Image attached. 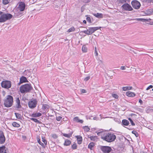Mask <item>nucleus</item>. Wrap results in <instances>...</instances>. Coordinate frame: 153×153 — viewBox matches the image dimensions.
<instances>
[{
    "instance_id": "1",
    "label": "nucleus",
    "mask_w": 153,
    "mask_h": 153,
    "mask_svg": "<svg viewBox=\"0 0 153 153\" xmlns=\"http://www.w3.org/2000/svg\"><path fill=\"white\" fill-rule=\"evenodd\" d=\"M13 17V15L9 13H5L0 11V22H4L6 21L11 19Z\"/></svg>"
},
{
    "instance_id": "2",
    "label": "nucleus",
    "mask_w": 153,
    "mask_h": 153,
    "mask_svg": "<svg viewBox=\"0 0 153 153\" xmlns=\"http://www.w3.org/2000/svg\"><path fill=\"white\" fill-rule=\"evenodd\" d=\"M20 91L22 93L29 92L32 89L31 84H25L20 87Z\"/></svg>"
},
{
    "instance_id": "3",
    "label": "nucleus",
    "mask_w": 153,
    "mask_h": 153,
    "mask_svg": "<svg viewBox=\"0 0 153 153\" xmlns=\"http://www.w3.org/2000/svg\"><path fill=\"white\" fill-rule=\"evenodd\" d=\"M116 138V136L113 134L107 133L105 136H103L102 139L108 142L114 141Z\"/></svg>"
},
{
    "instance_id": "4",
    "label": "nucleus",
    "mask_w": 153,
    "mask_h": 153,
    "mask_svg": "<svg viewBox=\"0 0 153 153\" xmlns=\"http://www.w3.org/2000/svg\"><path fill=\"white\" fill-rule=\"evenodd\" d=\"M13 102V97L10 95H8L6 99L4 100V104L5 107L7 108L10 107L12 105Z\"/></svg>"
},
{
    "instance_id": "5",
    "label": "nucleus",
    "mask_w": 153,
    "mask_h": 153,
    "mask_svg": "<svg viewBox=\"0 0 153 153\" xmlns=\"http://www.w3.org/2000/svg\"><path fill=\"white\" fill-rule=\"evenodd\" d=\"M100 28H101V27H88V29H87L86 30L82 31L81 32L88 35H91L95 31L99 30Z\"/></svg>"
},
{
    "instance_id": "6",
    "label": "nucleus",
    "mask_w": 153,
    "mask_h": 153,
    "mask_svg": "<svg viewBox=\"0 0 153 153\" xmlns=\"http://www.w3.org/2000/svg\"><path fill=\"white\" fill-rule=\"evenodd\" d=\"M12 85L11 81L8 80H5L2 82L1 86L2 87L6 89H9L11 87Z\"/></svg>"
},
{
    "instance_id": "7",
    "label": "nucleus",
    "mask_w": 153,
    "mask_h": 153,
    "mask_svg": "<svg viewBox=\"0 0 153 153\" xmlns=\"http://www.w3.org/2000/svg\"><path fill=\"white\" fill-rule=\"evenodd\" d=\"M121 8L123 11H130L133 10L131 5L127 3L124 4L121 6Z\"/></svg>"
},
{
    "instance_id": "8",
    "label": "nucleus",
    "mask_w": 153,
    "mask_h": 153,
    "mask_svg": "<svg viewBox=\"0 0 153 153\" xmlns=\"http://www.w3.org/2000/svg\"><path fill=\"white\" fill-rule=\"evenodd\" d=\"M37 101L36 99H33L30 101L28 103V107L31 108H34L37 105Z\"/></svg>"
},
{
    "instance_id": "9",
    "label": "nucleus",
    "mask_w": 153,
    "mask_h": 153,
    "mask_svg": "<svg viewBox=\"0 0 153 153\" xmlns=\"http://www.w3.org/2000/svg\"><path fill=\"white\" fill-rule=\"evenodd\" d=\"M131 4L132 7L136 9H139L141 6L140 2L136 0L132 1L131 2Z\"/></svg>"
},
{
    "instance_id": "10",
    "label": "nucleus",
    "mask_w": 153,
    "mask_h": 153,
    "mask_svg": "<svg viewBox=\"0 0 153 153\" xmlns=\"http://www.w3.org/2000/svg\"><path fill=\"white\" fill-rule=\"evenodd\" d=\"M101 149L104 153H109L112 150L111 148L108 146H102Z\"/></svg>"
},
{
    "instance_id": "11",
    "label": "nucleus",
    "mask_w": 153,
    "mask_h": 153,
    "mask_svg": "<svg viewBox=\"0 0 153 153\" xmlns=\"http://www.w3.org/2000/svg\"><path fill=\"white\" fill-rule=\"evenodd\" d=\"M18 8L20 11H23L25 7V4L24 2H19Z\"/></svg>"
},
{
    "instance_id": "12",
    "label": "nucleus",
    "mask_w": 153,
    "mask_h": 153,
    "mask_svg": "<svg viewBox=\"0 0 153 153\" xmlns=\"http://www.w3.org/2000/svg\"><path fill=\"white\" fill-rule=\"evenodd\" d=\"M5 141V138L3 132L0 131V143L3 144Z\"/></svg>"
},
{
    "instance_id": "13",
    "label": "nucleus",
    "mask_w": 153,
    "mask_h": 153,
    "mask_svg": "<svg viewBox=\"0 0 153 153\" xmlns=\"http://www.w3.org/2000/svg\"><path fill=\"white\" fill-rule=\"evenodd\" d=\"M107 134V132L105 131H104L103 130H100L99 132L97 133V135L98 136H101V138L102 139V137L103 136H105Z\"/></svg>"
},
{
    "instance_id": "14",
    "label": "nucleus",
    "mask_w": 153,
    "mask_h": 153,
    "mask_svg": "<svg viewBox=\"0 0 153 153\" xmlns=\"http://www.w3.org/2000/svg\"><path fill=\"white\" fill-rule=\"evenodd\" d=\"M28 82V81L26 77L24 76H22L20 79V82L19 83V85L23 83Z\"/></svg>"
},
{
    "instance_id": "15",
    "label": "nucleus",
    "mask_w": 153,
    "mask_h": 153,
    "mask_svg": "<svg viewBox=\"0 0 153 153\" xmlns=\"http://www.w3.org/2000/svg\"><path fill=\"white\" fill-rule=\"evenodd\" d=\"M16 107L17 109H19L21 107L20 102L19 99V97L16 98Z\"/></svg>"
},
{
    "instance_id": "16",
    "label": "nucleus",
    "mask_w": 153,
    "mask_h": 153,
    "mask_svg": "<svg viewBox=\"0 0 153 153\" xmlns=\"http://www.w3.org/2000/svg\"><path fill=\"white\" fill-rule=\"evenodd\" d=\"M77 138V143L79 144H81L82 141V137L80 135H77L75 136Z\"/></svg>"
},
{
    "instance_id": "17",
    "label": "nucleus",
    "mask_w": 153,
    "mask_h": 153,
    "mask_svg": "<svg viewBox=\"0 0 153 153\" xmlns=\"http://www.w3.org/2000/svg\"><path fill=\"white\" fill-rule=\"evenodd\" d=\"M137 20L138 21H141L143 22H149V20H151V19H146L143 18H137L135 19Z\"/></svg>"
},
{
    "instance_id": "18",
    "label": "nucleus",
    "mask_w": 153,
    "mask_h": 153,
    "mask_svg": "<svg viewBox=\"0 0 153 153\" xmlns=\"http://www.w3.org/2000/svg\"><path fill=\"white\" fill-rule=\"evenodd\" d=\"M126 95L128 97H134L135 96V94L134 92L130 91H128L126 93Z\"/></svg>"
},
{
    "instance_id": "19",
    "label": "nucleus",
    "mask_w": 153,
    "mask_h": 153,
    "mask_svg": "<svg viewBox=\"0 0 153 153\" xmlns=\"http://www.w3.org/2000/svg\"><path fill=\"white\" fill-rule=\"evenodd\" d=\"M0 153H7L4 146L0 147Z\"/></svg>"
},
{
    "instance_id": "20",
    "label": "nucleus",
    "mask_w": 153,
    "mask_h": 153,
    "mask_svg": "<svg viewBox=\"0 0 153 153\" xmlns=\"http://www.w3.org/2000/svg\"><path fill=\"white\" fill-rule=\"evenodd\" d=\"M42 114L40 113H33L31 115L32 117H39L42 115Z\"/></svg>"
},
{
    "instance_id": "21",
    "label": "nucleus",
    "mask_w": 153,
    "mask_h": 153,
    "mask_svg": "<svg viewBox=\"0 0 153 153\" xmlns=\"http://www.w3.org/2000/svg\"><path fill=\"white\" fill-rule=\"evenodd\" d=\"M145 12L146 15H150L153 13V10L152 9H148L146 10Z\"/></svg>"
},
{
    "instance_id": "22",
    "label": "nucleus",
    "mask_w": 153,
    "mask_h": 153,
    "mask_svg": "<svg viewBox=\"0 0 153 153\" xmlns=\"http://www.w3.org/2000/svg\"><path fill=\"white\" fill-rule=\"evenodd\" d=\"M93 15L97 18H102L103 17V14L101 13H93Z\"/></svg>"
},
{
    "instance_id": "23",
    "label": "nucleus",
    "mask_w": 153,
    "mask_h": 153,
    "mask_svg": "<svg viewBox=\"0 0 153 153\" xmlns=\"http://www.w3.org/2000/svg\"><path fill=\"white\" fill-rule=\"evenodd\" d=\"M129 124V121L126 119H123L122 120V125L125 126H128Z\"/></svg>"
},
{
    "instance_id": "24",
    "label": "nucleus",
    "mask_w": 153,
    "mask_h": 153,
    "mask_svg": "<svg viewBox=\"0 0 153 153\" xmlns=\"http://www.w3.org/2000/svg\"><path fill=\"white\" fill-rule=\"evenodd\" d=\"M132 86H127L126 87H123L122 89L124 91H126L132 89Z\"/></svg>"
},
{
    "instance_id": "25",
    "label": "nucleus",
    "mask_w": 153,
    "mask_h": 153,
    "mask_svg": "<svg viewBox=\"0 0 153 153\" xmlns=\"http://www.w3.org/2000/svg\"><path fill=\"white\" fill-rule=\"evenodd\" d=\"M88 138H90L91 139V140H93L94 141H95L97 139V136H89V135H88Z\"/></svg>"
},
{
    "instance_id": "26",
    "label": "nucleus",
    "mask_w": 153,
    "mask_h": 153,
    "mask_svg": "<svg viewBox=\"0 0 153 153\" xmlns=\"http://www.w3.org/2000/svg\"><path fill=\"white\" fill-rule=\"evenodd\" d=\"M71 144V141L68 139H66L65 140V142L64 143V145L65 146H69Z\"/></svg>"
},
{
    "instance_id": "27",
    "label": "nucleus",
    "mask_w": 153,
    "mask_h": 153,
    "mask_svg": "<svg viewBox=\"0 0 153 153\" xmlns=\"http://www.w3.org/2000/svg\"><path fill=\"white\" fill-rule=\"evenodd\" d=\"M73 133V132L72 131L70 132V133L68 134H66L65 133H63L62 135L65 137L70 138V137L72 136V134Z\"/></svg>"
},
{
    "instance_id": "28",
    "label": "nucleus",
    "mask_w": 153,
    "mask_h": 153,
    "mask_svg": "<svg viewBox=\"0 0 153 153\" xmlns=\"http://www.w3.org/2000/svg\"><path fill=\"white\" fill-rule=\"evenodd\" d=\"M94 146V142H91L88 146V148L91 150L92 149L93 147Z\"/></svg>"
},
{
    "instance_id": "29",
    "label": "nucleus",
    "mask_w": 153,
    "mask_h": 153,
    "mask_svg": "<svg viewBox=\"0 0 153 153\" xmlns=\"http://www.w3.org/2000/svg\"><path fill=\"white\" fill-rule=\"evenodd\" d=\"M130 0H117L119 3L122 4L125 3L126 2H129Z\"/></svg>"
},
{
    "instance_id": "30",
    "label": "nucleus",
    "mask_w": 153,
    "mask_h": 153,
    "mask_svg": "<svg viewBox=\"0 0 153 153\" xmlns=\"http://www.w3.org/2000/svg\"><path fill=\"white\" fill-rule=\"evenodd\" d=\"M88 48L85 45H83L82 48V51L84 52H86L87 51Z\"/></svg>"
},
{
    "instance_id": "31",
    "label": "nucleus",
    "mask_w": 153,
    "mask_h": 153,
    "mask_svg": "<svg viewBox=\"0 0 153 153\" xmlns=\"http://www.w3.org/2000/svg\"><path fill=\"white\" fill-rule=\"evenodd\" d=\"M12 125L14 127H19L20 126V125L19 124L17 123L14 122L12 123Z\"/></svg>"
},
{
    "instance_id": "32",
    "label": "nucleus",
    "mask_w": 153,
    "mask_h": 153,
    "mask_svg": "<svg viewBox=\"0 0 153 153\" xmlns=\"http://www.w3.org/2000/svg\"><path fill=\"white\" fill-rule=\"evenodd\" d=\"M83 128L84 131L86 132H88L90 130V128L88 126H83Z\"/></svg>"
},
{
    "instance_id": "33",
    "label": "nucleus",
    "mask_w": 153,
    "mask_h": 153,
    "mask_svg": "<svg viewBox=\"0 0 153 153\" xmlns=\"http://www.w3.org/2000/svg\"><path fill=\"white\" fill-rule=\"evenodd\" d=\"M15 114L17 118L19 119H22L21 115L20 114L15 113Z\"/></svg>"
},
{
    "instance_id": "34",
    "label": "nucleus",
    "mask_w": 153,
    "mask_h": 153,
    "mask_svg": "<svg viewBox=\"0 0 153 153\" xmlns=\"http://www.w3.org/2000/svg\"><path fill=\"white\" fill-rule=\"evenodd\" d=\"M30 119L31 120L35 122H36V123H40V121L34 118H30Z\"/></svg>"
},
{
    "instance_id": "35",
    "label": "nucleus",
    "mask_w": 153,
    "mask_h": 153,
    "mask_svg": "<svg viewBox=\"0 0 153 153\" xmlns=\"http://www.w3.org/2000/svg\"><path fill=\"white\" fill-rule=\"evenodd\" d=\"M75 29L74 27H72L70 28L67 31V32H71L72 31H74L75 30Z\"/></svg>"
},
{
    "instance_id": "36",
    "label": "nucleus",
    "mask_w": 153,
    "mask_h": 153,
    "mask_svg": "<svg viewBox=\"0 0 153 153\" xmlns=\"http://www.w3.org/2000/svg\"><path fill=\"white\" fill-rule=\"evenodd\" d=\"M37 141L39 144H40L43 148H45V146L44 144V143L41 142L39 139L37 140Z\"/></svg>"
},
{
    "instance_id": "37",
    "label": "nucleus",
    "mask_w": 153,
    "mask_h": 153,
    "mask_svg": "<svg viewBox=\"0 0 153 153\" xmlns=\"http://www.w3.org/2000/svg\"><path fill=\"white\" fill-rule=\"evenodd\" d=\"M88 15H86L85 16L87 17L86 19L88 22L89 23H91V18L89 17H88Z\"/></svg>"
},
{
    "instance_id": "38",
    "label": "nucleus",
    "mask_w": 153,
    "mask_h": 153,
    "mask_svg": "<svg viewBox=\"0 0 153 153\" xmlns=\"http://www.w3.org/2000/svg\"><path fill=\"white\" fill-rule=\"evenodd\" d=\"M10 1V0H2L3 3V4L6 5L8 4Z\"/></svg>"
},
{
    "instance_id": "39",
    "label": "nucleus",
    "mask_w": 153,
    "mask_h": 153,
    "mask_svg": "<svg viewBox=\"0 0 153 153\" xmlns=\"http://www.w3.org/2000/svg\"><path fill=\"white\" fill-rule=\"evenodd\" d=\"M77 146L76 143H74L71 146V148L74 150L76 149H77Z\"/></svg>"
},
{
    "instance_id": "40",
    "label": "nucleus",
    "mask_w": 153,
    "mask_h": 153,
    "mask_svg": "<svg viewBox=\"0 0 153 153\" xmlns=\"http://www.w3.org/2000/svg\"><path fill=\"white\" fill-rule=\"evenodd\" d=\"M132 133L134 134L136 137H137L138 136V134L137 132L135 131H132Z\"/></svg>"
},
{
    "instance_id": "41",
    "label": "nucleus",
    "mask_w": 153,
    "mask_h": 153,
    "mask_svg": "<svg viewBox=\"0 0 153 153\" xmlns=\"http://www.w3.org/2000/svg\"><path fill=\"white\" fill-rule=\"evenodd\" d=\"M128 120H129L130 121V123L131 124V125L132 126H135V123L133 122L132 120L130 118H128Z\"/></svg>"
},
{
    "instance_id": "42",
    "label": "nucleus",
    "mask_w": 153,
    "mask_h": 153,
    "mask_svg": "<svg viewBox=\"0 0 153 153\" xmlns=\"http://www.w3.org/2000/svg\"><path fill=\"white\" fill-rule=\"evenodd\" d=\"M42 141L44 143L45 145L47 144V141L45 137H42Z\"/></svg>"
},
{
    "instance_id": "43",
    "label": "nucleus",
    "mask_w": 153,
    "mask_h": 153,
    "mask_svg": "<svg viewBox=\"0 0 153 153\" xmlns=\"http://www.w3.org/2000/svg\"><path fill=\"white\" fill-rule=\"evenodd\" d=\"M48 105L47 104L43 105L42 106V108L43 109H45L48 108Z\"/></svg>"
},
{
    "instance_id": "44",
    "label": "nucleus",
    "mask_w": 153,
    "mask_h": 153,
    "mask_svg": "<svg viewBox=\"0 0 153 153\" xmlns=\"http://www.w3.org/2000/svg\"><path fill=\"white\" fill-rule=\"evenodd\" d=\"M62 118V117L60 116H56V119L58 121H60Z\"/></svg>"
},
{
    "instance_id": "45",
    "label": "nucleus",
    "mask_w": 153,
    "mask_h": 153,
    "mask_svg": "<svg viewBox=\"0 0 153 153\" xmlns=\"http://www.w3.org/2000/svg\"><path fill=\"white\" fill-rule=\"evenodd\" d=\"M112 97H113L115 98L116 99H117L118 98V95L116 94H112Z\"/></svg>"
},
{
    "instance_id": "46",
    "label": "nucleus",
    "mask_w": 153,
    "mask_h": 153,
    "mask_svg": "<svg viewBox=\"0 0 153 153\" xmlns=\"http://www.w3.org/2000/svg\"><path fill=\"white\" fill-rule=\"evenodd\" d=\"M79 120V117H75L74 118V121H76V122H78Z\"/></svg>"
},
{
    "instance_id": "47",
    "label": "nucleus",
    "mask_w": 153,
    "mask_h": 153,
    "mask_svg": "<svg viewBox=\"0 0 153 153\" xmlns=\"http://www.w3.org/2000/svg\"><path fill=\"white\" fill-rule=\"evenodd\" d=\"M52 137L54 139H56L57 138L58 136L56 134H54L52 135Z\"/></svg>"
},
{
    "instance_id": "48",
    "label": "nucleus",
    "mask_w": 153,
    "mask_h": 153,
    "mask_svg": "<svg viewBox=\"0 0 153 153\" xmlns=\"http://www.w3.org/2000/svg\"><path fill=\"white\" fill-rule=\"evenodd\" d=\"M90 78V77L89 76H88L86 77L84 79V80L85 81H87L89 80Z\"/></svg>"
},
{
    "instance_id": "49",
    "label": "nucleus",
    "mask_w": 153,
    "mask_h": 153,
    "mask_svg": "<svg viewBox=\"0 0 153 153\" xmlns=\"http://www.w3.org/2000/svg\"><path fill=\"white\" fill-rule=\"evenodd\" d=\"M143 2L144 3H150V0H143Z\"/></svg>"
},
{
    "instance_id": "50",
    "label": "nucleus",
    "mask_w": 153,
    "mask_h": 153,
    "mask_svg": "<svg viewBox=\"0 0 153 153\" xmlns=\"http://www.w3.org/2000/svg\"><path fill=\"white\" fill-rule=\"evenodd\" d=\"M91 1V0H83V2L86 3L90 2Z\"/></svg>"
},
{
    "instance_id": "51",
    "label": "nucleus",
    "mask_w": 153,
    "mask_h": 153,
    "mask_svg": "<svg viewBox=\"0 0 153 153\" xmlns=\"http://www.w3.org/2000/svg\"><path fill=\"white\" fill-rule=\"evenodd\" d=\"M98 53L97 52V50L96 48H95V56H97L98 55Z\"/></svg>"
},
{
    "instance_id": "52",
    "label": "nucleus",
    "mask_w": 153,
    "mask_h": 153,
    "mask_svg": "<svg viewBox=\"0 0 153 153\" xmlns=\"http://www.w3.org/2000/svg\"><path fill=\"white\" fill-rule=\"evenodd\" d=\"M153 87V86L151 85L149 86L146 88V90H148L150 88H152Z\"/></svg>"
},
{
    "instance_id": "53",
    "label": "nucleus",
    "mask_w": 153,
    "mask_h": 153,
    "mask_svg": "<svg viewBox=\"0 0 153 153\" xmlns=\"http://www.w3.org/2000/svg\"><path fill=\"white\" fill-rule=\"evenodd\" d=\"M81 90V92L82 93H86L87 92L86 90L84 89H82Z\"/></svg>"
},
{
    "instance_id": "54",
    "label": "nucleus",
    "mask_w": 153,
    "mask_h": 153,
    "mask_svg": "<svg viewBox=\"0 0 153 153\" xmlns=\"http://www.w3.org/2000/svg\"><path fill=\"white\" fill-rule=\"evenodd\" d=\"M120 69L122 70H125L126 69V68L124 66H122L121 67Z\"/></svg>"
},
{
    "instance_id": "55",
    "label": "nucleus",
    "mask_w": 153,
    "mask_h": 153,
    "mask_svg": "<svg viewBox=\"0 0 153 153\" xmlns=\"http://www.w3.org/2000/svg\"><path fill=\"white\" fill-rule=\"evenodd\" d=\"M139 102L141 104H142V103H143V101H142V100L140 99H139Z\"/></svg>"
},
{
    "instance_id": "56",
    "label": "nucleus",
    "mask_w": 153,
    "mask_h": 153,
    "mask_svg": "<svg viewBox=\"0 0 153 153\" xmlns=\"http://www.w3.org/2000/svg\"><path fill=\"white\" fill-rule=\"evenodd\" d=\"M83 122V121L82 120H81L79 119L78 122L82 123Z\"/></svg>"
},
{
    "instance_id": "57",
    "label": "nucleus",
    "mask_w": 153,
    "mask_h": 153,
    "mask_svg": "<svg viewBox=\"0 0 153 153\" xmlns=\"http://www.w3.org/2000/svg\"><path fill=\"white\" fill-rule=\"evenodd\" d=\"M83 22L84 24H86V21L85 20H84L83 21Z\"/></svg>"
},
{
    "instance_id": "58",
    "label": "nucleus",
    "mask_w": 153,
    "mask_h": 153,
    "mask_svg": "<svg viewBox=\"0 0 153 153\" xmlns=\"http://www.w3.org/2000/svg\"><path fill=\"white\" fill-rule=\"evenodd\" d=\"M140 153H146V152H145L143 151H141V152H140Z\"/></svg>"
},
{
    "instance_id": "59",
    "label": "nucleus",
    "mask_w": 153,
    "mask_h": 153,
    "mask_svg": "<svg viewBox=\"0 0 153 153\" xmlns=\"http://www.w3.org/2000/svg\"><path fill=\"white\" fill-rule=\"evenodd\" d=\"M150 0V3L151 2L153 3V0Z\"/></svg>"
},
{
    "instance_id": "60",
    "label": "nucleus",
    "mask_w": 153,
    "mask_h": 153,
    "mask_svg": "<svg viewBox=\"0 0 153 153\" xmlns=\"http://www.w3.org/2000/svg\"><path fill=\"white\" fill-rule=\"evenodd\" d=\"M96 118H97V117H93L94 120H96Z\"/></svg>"
},
{
    "instance_id": "61",
    "label": "nucleus",
    "mask_w": 153,
    "mask_h": 153,
    "mask_svg": "<svg viewBox=\"0 0 153 153\" xmlns=\"http://www.w3.org/2000/svg\"><path fill=\"white\" fill-rule=\"evenodd\" d=\"M41 153H44V152H41Z\"/></svg>"
},
{
    "instance_id": "62",
    "label": "nucleus",
    "mask_w": 153,
    "mask_h": 153,
    "mask_svg": "<svg viewBox=\"0 0 153 153\" xmlns=\"http://www.w3.org/2000/svg\"><path fill=\"white\" fill-rule=\"evenodd\" d=\"M152 90L153 91V88L152 89Z\"/></svg>"
}]
</instances>
